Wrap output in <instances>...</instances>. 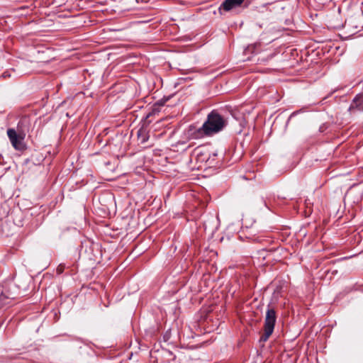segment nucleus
<instances>
[{
    "label": "nucleus",
    "instance_id": "obj_1",
    "mask_svg": "<svg viewBox=\"0 0 363 363\" xmlns=\"http://www.w3.org/2000/svg\"><path fill=\"white\" fill-rule=\"evenodd\" d=\"M227 121L217 111L213 110L208 113L206 121L199 128L190 126L189 135L194 139L202 138L205 136H211L222 130L226 125Z\"/></svg>",
    "mask_w": 363,
    "mask_h": 363
},
{
    "label": "nucleus",
    "instance_id": "obj_2",
    "mask_svg": "<svg viewBox=\"0 0 363 363\" xmlns=\"http://www.w3.org/2000/svg\"><path fill=\"white\" fill-rule=\"evenodd\" d=\"M277 321V313L275 310L273 308H271L269 306L266 311V315L264 318V333L261 337V340L263 342H266L269 337L273 333L275 323Z\"/></svg>",
    "mask_w": 363,
    "mask_h": 363
},
{
    "label": "nucleus",
    "instance_id": "obj_3",
    "mask_svg": "<svg viewBox=\"0 0 363 363\" xmlns=\"http://www.w3.org/2000/svg\"><path fill=\"white\" fill-rule=\"evenodd\" d=\"M6 133L12 146L15 150L21 151L26 148V145L23 142L26 137V133L23 132V130L20 129L18 126L17 130H15L14 128H9Z\"/></svg>",
    "mask_w": 363,
    "mask_h": 363
},
{
    "label": "nucleus",
    "instance_id": "obj_4",
    "mask_svg": "<svg viewBox=\"0 0 363 363\" xmlns=\"http://www.w3.org/2000/svg\"><path fill=\"white\" fill-rule=\"evenodd\" d=\"M348 111L351 114H356L359 112H363V96H356L353 99L348 108Z\"/></svg>",
    "mask_w": 363,
    "mask_h": 363
},
{
    "label": "nucleus",
    "instance_id": "obj_5",
    "mask_svg": "<svg viewBox=\"0 0 363 363\" xmlns=\"http://www.w3.org/2000/svg\"><path fill=\"white\" fill-rule=\"evenodd\" d=\"M245 0H225L220 5L219 9H223L225 11H229L233 9L238 8L241 6Z\"/></svg>",
    "mask_w": 363,
    "mask_h": 363
},
{
    "label": "nucleus",
    "instance_id": "obj_6",
    "mask_svg": "<svg viewBox=\"0 0 363 363\" xmlns=\"http://www.w3.org/2000/svg\"><path fill=\"white\" fill-rule=\"evenodd\" d=\"M65 266L64 264H59L56 269L57 274H62L65 271Z\"/></svg>",
    "mask_w": 363,
    "mask_h": 363
},
{
    "label": "nucleus",
    "instance_id": "obj_7",
    "mask_svg": "<svg viewBox=\"0 0 363 363\" xmlns=\"http://www.w3.org/2000/svg\"><path fill=\"white\" fill-rule=\"evenodd\" d=\"M157 104H160V105H161V106H163V104H164V103L160 102H160H157Z\"/></svg>",
    "mask_w": 363,
    "mask_h": 363
}]
</instances>
